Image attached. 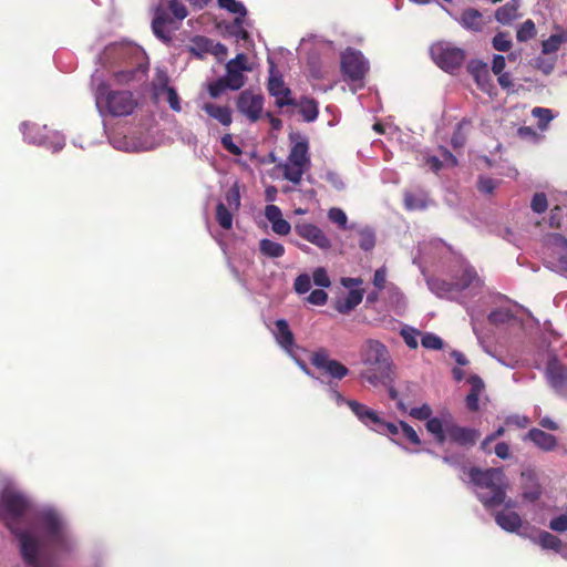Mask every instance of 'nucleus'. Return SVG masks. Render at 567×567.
Returning <instances> with one entry per match:
<instances>
[{
	"label": "nucleus",
	"instance_id": "obj_1",
	"mask_svg": "<svg viewBox=\"0 0 567 567\" xmlns=\"http://www.w3.org/2000/svg\"><path fill=\"white\" fill-rule=\"evenodd\" d=\"M457 262L458 269L453 275V281L429 277L426 278V285L431 292L439 298L454 300L465 306L472 318L473 329L476 331L475 321L484 315L485 310L471 306L468 300L483 292V281L474 267L467 261L458 259Z\"/></svg>",
	"mask_w": 567,
	"mask_h": 567
},
{
	"label": "nucleus",
	"instance_id": "obj_2",
	"mask_svg": "<svg viewBox=\"0 0 567 567\" xmlns=\"http://www.w3.org/2000/svg\"><path fill=\"white\" fill-rule=\"evenodd\" d=\"M102 66L107 68L112 81L118 85H134L146 80L148 62L144 50L132 43L107 45L99 56Z\"/></svg>",
	"mask_w": 567,
	"mask_h": 567
},
{
	"label": "nucleus",
	"instance_id": "obj_3",
	"mask_svg": "<svg viewBox=\"0 0 567 567\" xmlns=\"http://www.w3.org/2000/svg\"><path fill=\"white\" fill-rule=\"evenodd\" d=\"M361 367L359 378L362 382L377 388L388 385L393 378V361L384 343L375 339H367L359 349Z\"/></svg>",
	"mask_w": 567,
	"mask_h": 567
},
{
	"label": "nucleus",
	"instance_id": "obj_4",
	"mask_svg": "<svg viewBox=\"0 0 567 567\" xmlns=\"http://www.w3.org/2000/svg\"><path fill=\"white\" fill-rule=\"evenodd\" d=\"M474 493L486 509H493L499 505L505 508H514L516 502L506 498L508 486L502 468L480 470L473 467L468 472Z\"/></svg>",
	"mask_w": 567,
	"mask_h": 567
},
{
	"label": "nucleus",
	"instance_id": "obj_5",
	"mask_svg": "<svg viewBox=\"0 0 567 567\" xmlns=\"http://www.w3.org/2000/svg\"><path fill=\"white\" fill-rule=\"evenodd\" d=\"M95 105L99 113L104 116H127L137 106V100L131 91L111 90L105 82L100 83L94 91Z\"/></svg>",
	"mask_w": 567,
	"mask_h": 567
},
{
	"label": "nucleus",
	"instance_id": "obj_6",
	"mask_svg": "<svg viewBox=\"0 0 567 567\" xmlns=\"http://www.w3.org/2000/svg\"><path fill=\"white\" fill-rule=\"evenodd\" d=\"M311 167V158L309 154V142L305 136H291V147L287 158L279 164L277 168L281 172L282 177L293 185H299L302 176Z\"/></svg>",
	"mask_w": 567,
	"mask_h": 567
},
{
	"label": "nucleus",
	"instance_id": "obj_7",
	"mask_svg": "<svg viewBox=\"0 0 567 567\" xmlns=\"http://www.w3.org/2000/svg\"><path fill=\"white\" fill-rule=\"evenodd\" d=\"M369 68V61L359 50L348 48L342 52L341 72L343 78L351 83V90L353 92L363 86V79Z\"/></svg>",
	"mask_w": 567,
	"mask_h": 567
},
{
	"label": "nucleus",
	"instance_id": "obj_8",
	"mask_svg": "<svg viewBox=\"0 0 567 567\" xmlns=\"http://www.w3.org/2000/svg\"><path fill=\"white\" fill-rule=\"evenodd\" d=\"M544 244L548 268L567 277V238L553 233L545 236Z\"/></svg>",
	"mask_w": 567,
	"mask_h": 567
},
{
	"label": "nucleus",
	"instance_id": "obj_9",
	"mask_svg": "<svg viewBox=\"0 0 567 567\" xmlns=\"http://www.w3.org/2000/svg\"><path fill=\"white\" fill-rule=\"evenodd\" d=\"M24 141L29 144L44 146L52 152L61 151L65 145V138L58 132H52L51 135L42 134L41 131H47V126L40 127L37 124L23 122L20 125Z\"/></svg>",
	"mask_w": 567,
	"mask_h": 567
},
{
	"label": "nucleus",
	"instance_id": "obj_10",
	"mask_svg": "<svg viewBox=\"0 0 567 567\" xmlns=\"http://www.w3.org/2000/svg\"><path fill=\"white\" fill-rule=\"evenodd\" d=\"M430 53L435 64L447 72L460 68L465 58L464 51L450 42L433 44L430 48Z\"/></svg>",
	"mask_w": 567,
	"mask_h": 567
},
{
	"label": "nucleus",
	"instance_id": "obj_11",
	"mask_svg": "<svg viewBox=\"0 0 567 567\" xmlns=\"http://www.w3.org/2000/svg\"><path fill=\"white\" fill-rule=\"evenodd\" d=\"M265 99L261 94L245 90L236 99V107L249 123H256L264 118Z\"/></svg>",
	"mask_w": 567,
	"mask_h": 567
},
{
	"label": "nucleus",
	"instance_id": "obj_12",
	"mask_svg": "<svg viewBox=\"0 0 567 567\" xmlns=\"http://www.w3.org/2000/svg\"><path fill=\"white\" fill-rule=\"evenodd\" d=\"M178 24L179 22L165 7L158 6L155 9L152 30L156 38L163 42H169L172 40L173 32L178 29Z\"/></svg>",
	"mask_w": 567,
	"mask_h": 567
},
{
	"label": "nucleus",
	"instance_id": "obj_13",
	"mask_svg": "<svg viewBox=\"0 0 567 567\" xmlns=\"http://www.w3.org/2000/svg\"><path fill=\"white\" fill-rule=\"evenodd\" d=\"M311 363L322 374H326L333 380H341L350 372L344 364L331 359L324 350L316 351L311 357Z\"/></svg>",
	"mask_w": 567,
	"mask_h": 567
},
{
	"label": "nucleus",
	"instance_id": "obj_14",
	"mask_svg": "<svg viewBox=\"0 0 567 567\" xmlns=\"http://www.w3.org/2000/svg\"><path fill=\"white\" fill-rule=\"evenodd\" d=\"M546 378L549 385L557 394L567 398V368H565L556 358L548 361L546 367Z\"/></svg>",
	"mask_w": 567,
	"mask_h": 567
},
{
	"label": "nucleus",
	"instance_id": "obj_15",
	"mask_svg": "<svg viewBox=\"0 0 567 567\" xmlns=\"http://www.w3.org/2000/svg\"><path fill=\"white\" fill-rule=\"evenodd\" d=\"M295 231L305 240L311 243L322 250L331 248L332 243L326 233L311 223H301L295 226Z\"/></svg>",
	"mask_w": 567,
	"mask_h": 567
},
{
	"label": "nucleus",
	"instance_id": "obj_16",
	"mask_svg": "<svg viewBox=\"0 0 567 567\" xmlns=\"http://www.w3.org/2000/svg\"><path fill=\"white\" fill-rule=\"evenodd\" d=\"M198 107L209 120L216 121L224 127H229L233 123V111L227 104L203 100L199 102Z\"/></svg>",
	"mask_w": 567,
	"mask_h": 567
},
{
	"label": "nucleus",
	"instance_id": "obj_17",
	"mask_svg": "<svg viewBox=\"0 0 567 567\" xmlns=\"http://www.w3.org/2000/svg\"><path fill=\"white\" fill-rule=\"evenodd\" d=\"M268 91L275 97V104L278 107L296 105L295 99L291 97V90L286 86L281 76L271 75L268 80Z\"/></svg>",
	"mask_w": 567,
	"mask_h": 567
},
{
	"label": "nucleus",
	"instance_id": "obj_18",
	"mask_svg": "<svg viewBox=\"0 0 567 567\" xmlns=\"http://www.w3.org/2000/svg\"><path fill=\"white\" fill-rule=\"evenodd\" d=\"M524 442H532L543 452H553L558 446V440L555 435L549 434L538 427L530 429L524 436Z\"/></svg>",
	"mask_w": 567,
	"mask_h": 567
},
{
	"label": "nucleus",
	"instance_id": "obj_19",
	"mask_svg": "<svg viewBox=\"0 0 567 567\" xmlns=\"http://www.w3.org/2000/svg\"><path fill=\"white\" fill-rule=\"evenodd\" d=\"M478 436V431L460 426L454 422L453 419L446 432V441L449 440L460 445H473Z\"/></svg>",
	"mask_w": 567,
	"mask_h": 567
},
{
	"label": "nucleus",
	"instance_id": "obj_20",
	"mask_svg": "<svg viewBox=\"0 0 567 567\" xmlns=\"http://www.w3.org/2000/svg\"><path fill=\"white\" fill-rule=\"evenodd\" d=\"M277 343L290 355L293 357L296 348L293 333L289 328L287 320L278 319L275 322V330L272 331Z\"/></svg>",
	"mask_w": 567,
	"mask_h": 567
},
{
	"label": "nucleus",
	"instance_id": "obj_21",
	"mask_svg": "<svg viewBox=\"0 0 567 567\" xmlns=\"http://www.w3.org/2000/svg\"><path fill=\"white\" fill-rule=\"evenodd\" d=\"M452 419V415L446 413L436 417L431 416L426 421L425 427L434 436L437 444H443L446 441V432Z\"/></svg>",
	"mask_w": 567,
	"mask_h": 567
},
{
	"label": "nucleus",
	"instance_id": "obj_22",
	"mask_svg": "<svg viewBox=\"0 0 567 567\" xmlns=\"http://www.w3.org/2000/svg\"><path fill=\"white\" fill-rule=\"evenodd\" d=\"M496 524L508 533H516L519 536L527 537V534L520 532L523 525L520 516L516 512L501 511L495 514Z\"/></svg>",
	"mask_w": 567,
	"mask_h": 567
},
{
	"label": "nucleus",
	"instance_id": "obj_23",
	"mask_svg": "<svg viewBox=\"0 0 567 567\" xmlns=\"http://www.w3.org/2000/svg\"><path fill=\"white\" fill-rule=\"evenodd\" d=\"M111 144L114 148L124 152H144L150 151L154 145L146 141L135 140L128 136H113Z\"/></svg>",
	"mask_w": 567,
	"mask_h": 567
},
{
	"label": "nucleus",
	"instance_id": "obj_24",
	"mask_svg": "<svg viewBox=\"0 0 567 567\" xmlns=\"http://www.w3.org/2000/svg\"><path fill=\"white\" fill-rule=\"evenodd\" d=\"M420 255L429 258H444L449 254H452V248L443 240L433 238L429 241H424L419 246Z\"/></svg>",
	"mask_w": 567,
	"mask_h": 567
},
{
	"label": "nucleus",
	"instance_id": "obj_25",
	"mask_svg": "<svg viewBox=\"0 0 567 567\" xmlns=\"http://www.w3.org/2000/svg\"><path fill=\"white\" fill-rule=\"evenodd\" d=\"M348 406L352 411V413L368 427L371 430L379 422V414L372 410L371 408L358 402V401H349Z\"/></svg>",
	"mask_w": 567,
	"mask_h": 567
},
{
	"label": "nucleus",
	"instance_id": "obj_26",
	"mask_svg": "<svg viewBox=\"0 0 567 567\" xmlns=\"http://www.w3.org/2000/svg\"><path fill=\"white\" fill-rule=\"evenodd\" d=\"M363 295V289L350 290L346 297L339 298L336 301V310L342 315L349 313L351 310H353L357 306H359L362 302Z\"/></svg>",
	"mask_w": 567,
	"mask_h": 567
},
{
	"label": "nucleus",
	"instance_id": "obj_27",
	"mask_svg": "<svg viewBox=\"0 0 567 567\" xmlns=\"http://www.w3.org/2000/svg\"><path fill=\"white\" fill-rule=\"evenodd\" d=\"M520 0H509L495 11V20L504 25H509L519 14Z\"/></svg>",
	"mask_w": 567,
	"mask_h": 567
},
{
	"label": "nucleus",
	"instance_id": "obj_28",
	"mask_svg": "<svg viewBox=\"0 0 567 567\" xmlns=\"http://www.w3.org/2000/svg\"><path fill=\"white\" fill-rule=\"evenodd\" d=\"M456 20L466 30L478 32L483 29L482 13L476 9H465L460 19Z\"/></svg>",
	"mask_w": 567,
	"mask_h": 567
},
{
	"label": "nucleus",
	"instance_id": "obj_29",
	"mask_svg": "<svg viewBox=\"0 0 567 567\" xmlns=\"http://www.w3.org/2000/svg\"><path fill=\"white\" fill-rule=\"evenodd\" d=\"M384 298L398 313L406 308V299L400 288L394 284L388 286V289L384 291Z\"/></svg>",
	"mask_w": 567,
	"mask_h": 567
},
{
	"label": "nucleus",
	"instance_id": "obj_30",
	"mask_svg": "<svg viewBox=\"0 0 567 567\" xmlns=\"http://www.w3.org/2000/svg\"><path fill=\"white\" fill-rule=\"evenodd\" d=\"M527 537L535 544H538L543 549H553L558 553L561 549L563 542L555 535L546 530H540L538 537Z\"/></svg>",
	"mask_w": 567,
	"mask_h": 567
},
{
	"label": "nucleus",
	"instance_id": "obj_31",
	"mask_svg": "<svg viewBox=\"0 0 567 567\" xmlns=\"http://www.w3.org/2000/svg\"><path fill=\"white\" fill-rule=\"evenodd\" d=\"M246 70L239 68H230L229 64H226V74L223 79L226 81V85L230 90H239L245 84V75L244 72Z\"/></svg>",
	"mask_w": 567,
	"mask_h": 567
},
{
	"label": "nucleus",
	"instance_id": "obj_32",
	"mask_svg": "<svg viewBox=\"0 0 567 567\" xmlns=\"http://www.w3.org/2000/svg\"><path fill=\"white\" fill-rule=\"evenodd\" d=\"M246 18H235L234 22L229 25V33L236 38L237 41H243L244 47L248 48L251 44L247 27Z\"/></svg>",
	"mask_w": 567,
	"mask_h": 567
},
{
	"label": "nucleus",
	"instance_id": "obj_33",
	"mask_svg": "<svg viewBox=\"0 0 567 567\" xmlns=\"http://www.w3.org/2000/svg\"><path fill=\"white\" fill-rule=\"evenodd\" d=\"M468 71L480 86L484 87L488 83V65L485 62L480 60H472L468 63Z\"/></svg>",
	"mask_w": 567,
	"mask_h": 567
},
{
	"label": "nucleus",
	"instance_id": "obj_34",
	"mask_svg": "<svg viewBox=\"0 0 567 567\" xmlns=\"http://www.w3.org/2000/svg\"><path fill=\"white\" fill-rule=\"evenodd\" d=\"M213 49V41L206 37L197 35L192 39L188 47L189 52L196 58H204L207 53H210Z\"/></svg>",
	"mask_w": 567,
	"mask_h": 567
},
{
	"label": "nucleus",
	"instance_id": "obj_35",
	"mask_svg": "<svg viewBox=\"0 0 567 567\" xmlns=\"http://www.w3.org/2000/svg\"><path fill=\"white\" fill-rule=\"evenodd\" d=\"M567 43V30H560L558 33L551 34L542 43V52L544 54L556 53L560 45Z\"/></svg>",
	"mask_w": 567,
	"mask_h": 567
},
{
	"label": "nucleus",
	"instance_id": "obj_36",
	"mask_svg": "<svg viewBox=\"0 0 567 567\" xmlns=\"http://www.w3.org/2000/svg\"><path fill=\"white\" fill-rule=\"evenodd\" d=\"M488 321L494 326H503V324H516L518 323L517 318L513 315L509 309L499 308L493 310L488 315Z\"/></svg>",
	"mask_w": 567,
	"mask_h": 567
},
{
	"label": "nucleus",
	"instance_id": "obj_37",
	"mask_svg": "<svg viewBox=\"0 0 567 567\" xmlns=\"http://www.w3.org/2000/svg\"><path fill=\"white\" fill-rule=\"evenodd\" d=\"M259 250L268 258H279L285 254V247L280 243L267 238L259 241Z\"/></svg>",
	"mask_w": 567,
	"mask_h": 567
},
{
	"label": "nucleus",
	"instance_id": "obj_38",
	"mask_svg": "<svg viewBox=\"0 0 567 567\" xmlns=\"http://www.w3.org/2000/svg\"><path fill=\"white\" fill-rule=\"evenodd\" d=\"M404 206L409 210H422L427 207V197L424 193H405Z\"/></svg>",
	"mask_w": 567,
	"mask_h": 567
},
{
	"label": "nucleus",
	"instance_id": "obj_39",
	"mask_svg": "<svg viewBox=\"0 0 567 567\" xmlns=\"http://www.w3.org/2000/svg\"><path fill=\"white\" fill-rule=\"evenodd\" d=\"M299 106L305 121L313 122L318 117V105L313 100L303 99L300 101Z\"/></svg>",
	"mask_w": 567,
	"mask_h": 567
},
{
	"label": "nucleus",
	"instance_id": "obj_40",
	"mask_svg": "<svg viewBox=\"0 0 567 567\" xmlns=\"http://www.w3.org/2000/svg\"><path fill=\"white\" fill-rule=\"evenodd\" d=\"M169 78L165 70L156 69L155 78L153 80V89L156 95H162L167 89H172L173 86L168 85Z\"/></svg>",
	"mask_w": 567,
	"mask_h": 567
},
{
	"label": "nucleus",
	"instance_id": "obj_41",
	"mask_svg": "<svg viewBox=\"0 0 567 567\" xmlns=\"http://www.w3.org/2000/svg\"><path fill=\"white\" fill-rule=\"evenodd\" d=\"M400 334L403 338L405 344L410 349H416L419 347L417 339L421 336V331L420 330H417V329H415V328H413L411 326L404 324L401 328Z\"/></svg>",
	"mask_w": 567,
	"mask_h": 567
},
{
	"label": "nucleus",
	"instance_id": "obj_42",
	"mask_svg": "<svg viewBox=\"0 0 567 567\" xmlns=\"http://www.w3.org/2000/svg\"><path fill=\"white\" fill-rule=\"evenodd\" d=\"M219 8L237 14L236 18H246L247 10L243 2L237 0H218Z\"/></svg>",
	"mask_w": 567,
	"mask_h": 567
},
{
	"label": "nucleus",
	"instance_id": "obj_43",
	"mask_svg": "<svg viewBox=\"0 0 567 567\" xmlns=\"http://www.w3.org/2000/svg\"><path fill=\"white\" fill-rule=\"evenodd\" d=\"M359 246L364 251H370L375 246V234L369 227H363L359 230Z\"/></svg>",
	"mask_w": 567,
	"mask_h": 567
},
{
	"label": "nucleus",
	"instance_id": "obj_44",
	"mask_svg": "<svg viewBox=\"0 0 567 567\" xmlns=\"http://www.w3.org/2000/svg\"><path fill=\"white\" fill-rule=\"evenodd\" d=\"M216 219L224 229H230L233 226V214L223 203L217 204Z\"/></svg>",
	"mask_w": 567,
	"mask_h": 567
},
{
	"label": "nucleus",
	"instance_id": "obj_45",
	"mask_svg": "<svg viewBox=\"0 0 567 567\" xmlns=\"http://www.w3.org/2000/svg\"><path fill=\"white\" fill-rule=\"evenodd\" d=\"M493 48L499 52H507L511 50L513 42L508 32H497L492 40Z\"/></svg>",
	"mask_w": 567,
	"mask_h": 567
},
{
	"label": "nucleus",
	"instance_id": "obj_46",
	"mask_svg": "<svg viewBox=\"0 0 567 567\" xmlns=\"http://www.w3.org/2000/svg\"><path fill=\"white\" fill-rule=\"evenodd\" d=\"M536 35V27L535 23L528 19L523 22L516 32V38L518 42H526L533 39Z\"/></svg>",
	"mask_w": 567,
	"mask_h": 567
},
{
	"label": "nucleus",
	"instance_id": "obj_47",
	"mask_svg": "<svg viewBox=\"0 0 567 567\" xmlns=\"http://www.w3.org/2000/svg\"><path fill=\"white\" fill-rule=\"evenodd\" d=\"M532 115L538 121L537 125L540 130H545L554 118L553 111L546 107H534L532 110Z\"/></svg>",
	"mask_w": 567,
	"mask_h": 567
},
{
	"label": "nucleus",
	"instance_id": "obj_48",
	"mask_svg": "<svg viewBox=\"0 0 567 567\" xmlns=\"http://www.w3.org/2000/svg\"><path fill=\"white\" fill-rule=\"evenodd\" d=\"M166 9L178 22L183 21L188 14L187 8L181 0H168Z\"/></svg>",
	"mask_w": 567,
	"mask_h": 567
},
{
	"label": "nucleus",
	"instance_id": "obj_49",
	"mask_svg": "<svg viewBox=\"0 0 567 567\" xmlns=\"http://www.w3.org/2000/svg\"><path fill=\"white\" fill-rule=\"evenodd\" d=\"M328 218L341 229L348 228V217L339 207H332L328 210Z\"/></svg>",
	"mask_w": 567,
	"mask_h": 567
},
{
	"label": "nucleus",
	"instance_id": "obj_50",
	"mask_svg": "<svg viewBox=\"0 0 567 567\" xmlns=\"http://www.w3.org/2000/svg\"><path fill=\"white\" fill-rule=\"evenodd\" d=\"M372 430L375 432H379L381 434H389V435L401 434L400 422L398 424L389 423V422L383 421L380 416H379V422L375 423V425L373 426Z\"/></svg>",
	"mask_w": 567,
	"mask_h": 567
},
{
	"label": "nucleus",
	"instance_id": "obj_51",
	"mask_svg": "<svg viewBox=\"0 0 567 567\" xmlns=\"http://www.w3.org/2000/svg\"><path fill=\"white\" fill-rule=\"evenodd\" d=\"M421 344L429 350H441L443 348V340L435 333L425 332L421 337Z\"/></svg>",
	"mask_w": 567,
	"mask_h": 567
},
{
	"label": "nucleus",
	"instance_id": "obj_52",
	"mask_svg": "<svg viewBox=\"0 0 567 567\" xmlns=\"http://www.w3.org/2000/svg\"><path fill=\"white\" fill-rule=\"evenodd\" d=\"M388 271L385 267H381L375 270L373 276V286L379 291H385L388 289V286H391L392 282H388L386 280Z\"/></svg>",
	"mask_w": 567,
	"mask_h": 567
},
{
	"label": "nucleus",
	"instance_id": "obj_53",
	"mask_svg": "<svg viewBox=\"0 0 567 567\" xmlns=\"http://www.w3.org/2000/svg\"><path fill=\"white\" fill-rule=\"evenodd\" d=\"M530 208L536 214H543L548 208L547 196L544 193H536L530 200Z\"/></svg>",
	"mask_w": 567,
	"mask_h": 567
},
{
	"label": "nucleus",
	"instance_id": "obj_54",
	"mask_svg": "<svg viewBox=\"0 0 567 567\" xmlns=\"http://www.w3.org/2000/svg\"><path fill=\"white\" fill-rule=\"evenodd\" d=\"M313 284L321 288H329L331 285L327 270L323 267H318L312 272Z\"/></svg>",
	"mask_w": 567,
	"mask_h": 567
},
{
	"label": "nucleus",
	"instance_id": "obj_55",
	"mask_svg": "<svg viewBox=\"0 0 567 567\" xmlns=\"http://www.w3.org/2000/svg\"><path fill=\"white\" fill-rule=\"evenodd\" d=\"M293 289L298 295H303L311 289V278L308 274H301L295 279Z\"/></svg>",
	"mask_w": 567,
	"mask_h": 567
},
{
	"label": "nucleus",
	"instance_id": "obj_56",
	"mask_svg": "<svg viewBox=\"0 0 567 567\" xmlns=\"http://www.w3.org/2000/svg\"><path fill=\"white\" fill-rule=\"evenodd\" d=\"M499 185V181L487 177V176H481L477 183V187L480 192L484 194H492Z\"/></svg>",
	"mask_w": 567,
	"mask_h": 567
},
{
	"label": "nucleus",
	"instance_id": "obj_57",
	"mask_svg": "<svg viewBox=\"0 0 567 567\" xmlns=\"http://www.w3.org/2000/svg\"><path fill=\"white\" fill-rule=\"evenodd\" d=\"M401 434L405 437L410 443L414 445H419L421 440L416 433V431L410 426L406 422L400 421Z\"/></svg>",
	"mask_w": 567,
	"mask_h": 567
},
{
	"label": "nucleus",
	"instance_id": "obj_58",
	"mask_svg": "<svg viewBox=\"0 0 567 567\" xmlns=\"http://www.w3.org/2000/svg\"><path fill=\"white\" fill-rule=\"evenodd\" d=\"M410 416L420 421H427L432 416V409L429 404L412 408L409 412Z\"/></svg>",
	"mask_w": 567,
	"mask_h": 567
},
{
	"label": "nucleus",
	"instance_id": "obj_59",
	"mask_svg": "<svg viewBox=\"0 0 567 567\" xmlns=\"http://www.w3.org/2000/svg\"><path fill=\"white\" fill-rule=\"evenodd\" d=\"M549 528L556 533H564L567 530V506L564 514L550 519Z\"/></svg>",
	"mask_w": 567,
	"mask_h": 567
},
{
	"label": "nucleus",
	"instance_id": "obj_60",
	"mask_svg": "<svg viewBox=\"0 0 567 567\" xmlns=\"http://www.w3.org/2000/svg\"><path fill=\"white\" fill-rule=\"evenodd\" d=\"M326 391L331 400L336 402L337 405L347 404L350 400H347L334 386V384L330 382H324Z\"/></svg>",
	"mask_w": 567,
	"mask_h": 567
},
{
	"label": "nucleus",
	"instance_id": "obj_61",
	"mask_svg": "<svg viewBox=\"0 0 567 567\" xmlns=\"http://www.w3.org/2000/svg\"><path fill=\"white\" fill-rule=\"evenodd\" d=\"M226 89H228V85H226V81L220 78L208 85V94L212 99H217L225 92Z\"/></svg>",
	"mask_w": 567,
	"mask_h": 567
},
{
	"label": "nucleus",
	"instance_id": "obj_62",
	"mask_svg": "<svg viewBox=\"0 0 567 567\" xmlns=\"http://www.w3.org/2000/svg\"><path fill=\"white\" fill-rule=\"evenodd\" d=\"M226 200L228 205L234 208L238 209L240 206V193L238 184H234L226 194Z\"/></svg>",
	"mask_w": 567,
	"mask_h": 567
},
{
	"label": "nucleus",
	"instance_id": "obj_63",
	"mask_svg": "<svg viewBox=\"0 0 567 567\" xmlns=\"http://www.w3.org/2000/svg\"><path fill=\"white\" fill-rule=\"evenodd\" d=\"M324 179L331 185L332 188H334L336 190H343L346 188V184L342 179V177L333 172V171H328L324 175Z\"/></svg>",
	"mask_w": 567,
	"mask_h": 567
},
{
	"label": "nucleus",
	"instance_id": "obj_64",
	"mask_svg": "<svg viewBox=\"0 0 567 567\" xmlns=\"http://www.w3.org/2000/svg\"><path fill=\"white\" fill-rule=\"evenodd\" d=\"M308 302L315 306H323L328 301V293L322 289H316L307 298Z\"/></svg>",
	"mask_w": 567,
	"mask_h": 567
}]
</instances>
